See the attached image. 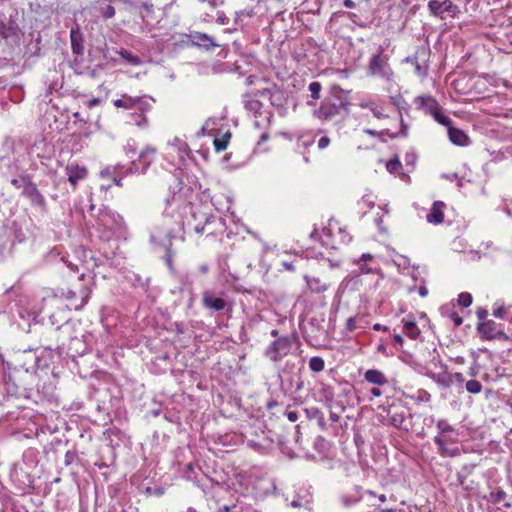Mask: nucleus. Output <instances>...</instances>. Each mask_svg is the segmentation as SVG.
Instances as JSON below:
<instances>
[{
  "instance_id": "f257e3e1",
  "label": "nucleus",
  "mask_w": 512,
  "mask_h": 512,
  "mask_svg": "<svg viewBox=\"0 0 512 512\" xmlns=\"http://www.w3.org/2000/svg\"><path fill=\"white\" fill-rule=\"evenodd\" d=\"M52 334H57V343L45 344L42 346L48 350H59V353H65L69 357L82 356L87 351V344L84 340V335H72L73 326L69 322H65L62 325H58L56 329H51Z\"/></svg>"
},
{
  "instance_id": "f03ea898",
  "label": "nucleus",
  "mask_w": 512,
  "mask_h": 512,
  "mask_svg": "<svg viewBox=\"0 0 512 512\" xmlns=\"http://www.w3.org/2000/svg\"><path fill=\"white\" fill-rule=\"evenodd\" d=\"M350 102L339 87H333L330 93L314 109L313 116L322 122L344 118L349 114Z\"/></svg>"
},
{
  "instance_id": "7ed1b4c3",
  "label": "nucleus",
  "mask_w": 512,
  "mask_h": 512,
  "mask_svg": "<svg viewBox=\"0 0 512 512\" xmlns=\"http://www.w3.org/2000/svg\"><path fill=\"white\" fill-rule=\"evenodd\" d=\"M438 434L434 437V443L437 446V452L442 457H455L460 455L458 447L449 446L450 443L458 441L459 433L446 419H439L436 422Z\"/></svg>"
},
{
  "instance_id": "20e7f679",
  "label": "nucleus",
  "mask_w": 512,
  "mask_h": 512,
  "mask_svg": "<svg viewBox=\"0 0 512 512\" xmlns=\"http://www.w3.org/2000/svg\"><path fill=\"white\" fill-rule=\"evenodd\" d=\"M170 220L167 218L163 219V223L160 226H155L151 232V241L163 246L166 250L164 261L170 271H174L173 257L174 252L171 249L172 238L175 237V227L169 225Z\"/></svg>"
},
{
  "instance_id": "39448f33",
  "label": "nucleus",
  "mask_w": 512,
  "mask_h": 512,
  "mask_svg": "<svg viewBox=\"0 0 512 512\" xmlns=\"http://www.w3.org/2000/svg\"><path fill=\"white\" fill-rule=\"evenodd\" d=\"M95 217L99 230L103 229L101 237L105 240L110 239L113 234L121 233L124 228L123 217L107 207L99 209Z\"/></svg>"
},
{
  "instance_id": "423d86ee",
  "label": "nucleus",
  "mask_w": 512,
  "mask_h": 512,
  "mask_svg": "<svg viewBox=\"0 0 512 512\" xmlns=\"http://www.w3.org/2000/svg\"><path fill=\"white\" fill-rule=\"evenodd\" d=\"M366 72L369 76L392 81L394 72L389 64V57L384 54V47L379 46L377 52L369 59Z\"/></svg>"
},
{
  "instance_id": "0eeeda50",
  "label": "nucleus",
  "mask_w": 512,
  "mask_h": 512,
  "mask_svg": "<svg viewBox=\"0 0 512 512\" xmlns=\"http://www.w3.org/2000/svg\"><path fill=\"white\" fill-rule=\"evenodd\" d=\"M385 411L389 419V423L392 426L406 432L412 429L410 421L412 414L405 406L401 404H391L385 409Z\"/></svg>"
},
{
  "instance_id": "6e6552de",
  "label": "nucleus",
  "mask_w": 512,
  "mask_h": 512,
  "mask_svg": "<svg viewBox=\"0 0 512 512\" xmlns=\"http://www.w3.org/2000/svg\"><path fill=\"white\" fill-rule=\"evenodd\" d=\"M292 349L290 337H277L263 351V355L273 363H279Z\"/></svg>"
},
{
  "instance_id": "1a4fd4ad",
  "label": "nucleus",
  "mask_w": 512,
  "mask_h": 512,
  "mask_svg": "<svg viewBox=\"0 0 512 512\" xmlns=\"http://www.w3.org/2000/svg\"><path fill=\"white\" fill-rule=\"evenodd\" d=\"M115 0H94L86 10L96 21H108L116 15V8L113 5Z\"/></svg>"
},
{
  "instance_id": "9d476101",
  "label": "nucleus",
  "mask_w": 512,
  "mask_h": 512,
  "mask_svg": "<svg viewBox=\"0 0 512 512\" xmlns=\"http://www.w3.org/2000/svg\"><path fill=\"white\" fill-rule=\"evenodd\" d=\"M193 218L197 223L194 225V231L197 234L215 235L216 229H207L208 226H213L219 223L222 226V218L216 217L211 213H206L201 210H195L193 212Z\"/></svg>"
},
{
  "instance_id": "9b49d317",
  "label": "nucleus",
  "mask_w": 512,
  "mask_h": 512,
  "mask_svg": "<svg viewBox=\"0 0 512 512\" xmlns=\"http://www.w3.org/2000/svg\"><path fill=\"white\" fill-rule=\"evenodd\" d=\"M501 325L497 324L493 320H486L477 324V332L482 340H501L509 341V336L500 328Z\"/></svg>"
},
{
  "instance_id": "f8f14e48",
  "label": "nucleus",
  "mask_w": 512,
  "mask_h": 512,
  "mask_svg": "<svg viewBox=\"0 0 512 512\" xmlns=\"http://www.w3.org/2000/svg\"><path fill=\"white\" fill-rule=\"evenodd\" d=\"M0 165L1 169H3V177L6 180L27 172L22 165L21 156H14L13 158H10L7 155H4L1 157Z\"/></svg>"
},
{
  "instance_id": "ddd939ff",
  "label": "nucleus",
  "mask_w": 512,
  "mask_h": 512,
  "mask_svg": "<svg viewBox=\"0 0 512 512\" xmlns=\"http://www.w3.org/2000/svg\"><path fill=\"white\" fill-rule=\"evenodd\" d=\"M428 9L430 13L436 17L444 19V14L447 13L451 17H455L459 13V8L451 0H430L428 2Z\"/></svg>"
},
{
  "instance_id": "4468645a",
  "label": "nucleus",
  "mask_w": 512,
  "mask_h": 512,
  "mask_svg": "<svg viewBox=\"0 0 512 512\" xmlns=\"http://www.w3.org/2000/svg\"><path fill=\"white\" fill-rule=\"evenodd\" d=\"M202 305L205 309L213 312H220L225 309L230 310L231 305L220 296H217L215 292L211 290H205L202 293Z\"/></svg>"
},
{
  "instance_id": "2eb2a0df",
  "label": "nucleus",
  "mask_w": 512,
  "mask_h": 512,
  "mask_svg": "<svg viewBox=\"0 0 512 512\" xmlns=\"http://www.w3.org/2000/svg\"><path fill=\"white\" fill-rule=\"evenodd\" d=\"M22 195L29 200L33 207L40 208L42 211L46 210L47 204L45 197L33 181L25 187V190L22 191Z\"/></svg>"
},
{
  "instance_id": "dca6fc26",
  "label": "nucleus",
  "mask_w": 512,
  "mask_h": 512,
  "mask_svg": "<svg viewBox=\"0 0 512 512\" xmlns=\"http://www.w3.org/2000/svg\"><path fill=\"white\" fill-rule=\"evenodd\" d=\"M353 392V389L350 385H345L343 387H340L338 393L335 395V399L331 398V409L338 410L339 413H343L347 406L350 405V396Z\"/></svg>"
},
{
  "instance_id": "f3484780",
  "label": "nucleus",
  "mask_w": 512,
  "mask_h": 512,
  "mask_svg": "<svg viewBox=\"0 0 512 512\" xmlns=\"http://www.w3.org/2000/svg\"><path fill=\"white\" fill-rule=\"evenodd\" d=\"M256 95H259L260 97H268L270 104L276 108H283L287 102L284 92L276 85H273L271 88L258 90Z\"/></svg>"
},
{
  "instance_id": "a211bd4d",
  "label": "nucleus",
  "mask_w": 512,
  "mask_h": 512,
  "mask_svg": "<svg viewBox=\"0 0 512 512\" xmlns=\"http://www.w3.org/2000/svg\"><path fill=\"white\" fill-rule=\"evenodd\" d=\"M139 16L142 21L141 31L144 33H150L157 23L154 5L151 2H148L142 8V11H140Z\"/></svg>"
},
{
  "instance_id": "6ab92c4d",
  "label": "nucleus",
  "mask_w": 512,
  "mask_h": 512,
  "mask_svg": "<svg viewBox=\"0 0 512 512\" xmlns=\"http://www.w3.org/2000/svg\"><path fill=\"white\" fill-rule=\"evenodd\" d=\"M191 43L194 46L203 48L205 50H210L212 48L218 47L219 45L214 41V38L208 34L201 32H194L190 34Z\"/></svg>"
},
{
  "instance_id": "aec40b11",
  "label": "nucleus",
  "mask_w": 512,
  "mask_h": 512,
  "mask_svg": "<svg viewBox=\"0 0 512 512\" xmlns=\"http://www.w3.org/2000/svg\"><path fill=\"white\" fill-rule=\"evenodd\" d=\"M70 41L72 52L76 55H83L85 50L84 38L78 25L76 27L71 28Z\"/></svg>"
},
{
  "instance_id": "412c9836",
  "label": "nucleus",
  "mask_w": 512,
  "mask_h": 512,
  "mask_svg": "<svg viewBox=\"0 0 512 512\" xmlns=\"http://www.w3.org/2000/svg\"><path fill=\"white\" fill-rule=\"evenodd\" d=\"M243 104L247 111H250L254 113L255 117L259 114L262 115L261 109L263 107V104L261 101L257 99V97H260L259 95H256V92L254 94L251 93H245L243 94Z\"/></svg>"
},
{
  "instance_id": "4be33fe9",
  "label": "nucleus",
  "mask_w": 512,
  "mask_h": 512,
  "mask_svg": "<svg viewBox=\"0 0 512 512\" xmlns=\"http://www.w3.org/2000/svg\"><path fill=\"white\" fill-rule=\"evenodd\" d=\"M415 103L418 108L421 109L425 114L430 115L435 109H438V101L429 95L417 96Z\"/></svg>"
},
{
  "instance_id": "5701e85b",
  "label": "nucleus",
  "mask_w": 512,
  "mask_h": 512,
  "mask_svg": "<svg viewBox=\"0 0 512 512\" xmlns=\"http://www.w3.org/2000/svg\"><path fill=\"white\" fill-rule=\"evenodd\" d=\"M448 128V137L449 140L458 146H468L470 144V139L468 135L461 129L452 127L451 124L446 126Z\"/></svg>"
},
{
  "instance_id": "b1692460",
  "label": "nucleus",
  "mask_w": 512,
  "mask_h": 512,
  "mask_svg": "<svg viewBox=\"0 0 512 512\" xmlns=\"http://www.w3.org/2000/svg\"><path fill=\"white\" fill-rule=\"evenodd\" d=\"M91 290L87 286H82L79 292L68 290L66 293V298L70 300H76L78 297L80 298L79 303L74 304L75 309H81L87 302L90 297Z\"/></svg>"
},
{
  "instance_id": "393cba45",
  "label": "nucleus",
  "mask_w": 512,
  "mask_h": 512,
  "mask_svg": "<svg viewBox=\"0 0 512 512\" xmlns=\"http://www.w3.org/2000/svg\"><path fill=\"white\" fill-rule=\"evenodd\" d=\"M66 174L69 182L75 186L80 180L86 178L88 171L83 166L71 164L66 167Z\"/></svg>"
},
{
  "instance_id": "a878e982",
  "label": "nucleus",
  "mask_w": 512,
  "mask_h": 512,
  "mask_svg": "<svg viewBox=\"0 0 512 512\" xmlns=\"http://www.w3.org/2000/svg\"><path fill=\"white\" fill-rule=\"evenodd\" d=\"M0 36L6 40H17L19 38V27L13 21L0 22Z\"/></svg>"
},
{
  "instance_id": "bb28decb",
  "label": "nucleus",
  "mask_w": 512,
  "mask_h": 512,
  "mask_svg": "<svg viewBox=\"0 0 512 512\" xmlns=\"http://www.w3.org/2000/svg\"><path fill=\"white\" fill-rule=\"evenodd\" d=\"M443 207V202L435 201L431 211L426 216L427 221L432 224H441L444 221Z\"/></svg>"
},
{
  "instance_id": "cd10ccee",
  "label": "nucleus",
  "mask_w": 512,
  "mask_h": 512,
  "mask_svg": "<svg viewBox=\"0 0 512 512\" xmlns=\"http://www.w3.org/2000/svg\"><path fill=\"white\" fill-rule=\"evenodd\" d=\"M364 379L371 384H375V385H379V386H382V385H385L388 383V380H387L386 376L384 375V373L377 369L367 370L364 374Z\"/></svg>"
},
{
  "instance_id": "c85d7f7f",
  "label": "nucleus",
  "mask_w": 512,
  "mask_h": 512,
  "mask_svg": "<svg viewBox=\"0 0 512 512\" xmlns=\"http://www.w3.org/2000/svg\"><path fill=\"white\" fill-rule=\"evenodd\" d=\"M156 150L150 146H147L142 150L138 157V161L143 165L141 168V173H145L150 164L153 162L155 157Z\"/></svg>"
},
{
  "instance_id": "c756f323",
  "label": "nucleus",
  "mask_w": 512,
  "mask_h": 512,
  "mask_svg": "<svg viewBox=\"0 0 512 512\" xmlns=\"http://www.w3.org/2000/svg\"><path fill=\"white\" fill-rule=\"evenodd\" d=\"M362 488L356 486L354 492L347 493L341 497V501L344 506L349 507L356 504L357 502L364 500V495L361 494Z\"/></svg>"
},
{
  "instance_id": "7c9ffc66",
  "label": "nucleus",
  "mask_w": 512,
  "mask_h": 512,
  "mask_svg": "<svg viewBox=\"0 0 512 512\" xmlns=\"http://www.w3.org/2000/svg\"><path fill=\"white\" fill-rule=\"evenodd\" d=\"M11 183L13 187L16 189L25 190V187L28 186L32 182V177L26 172L18 176H13L10 179H7Z\"/></svg>"
},
{
  "instance_id": "2f4dec72",
  "label": "nucleus",
  "mask_w": 512,
  "mask_h": 512,
  "mask_svg": "<svg viewBox=\"0 0 512 512\" xmlns=\"http://www.w3.org/2000/svg\"><path fill=\"white\" fill-rule=\"evenodd\" d=\"M403 332L411 339H416L420 335L421 331L418 328L416 322L411 319H403Z\"/></svg>"
},
{
  "instance_id": "473e14b6",
  "label": "nucleus",
  "mask_w": 512,
  "mask_h": 512,
  "mask_svg": "<svg viewBox=\"0 0 512 512\" xmlns=\"http://www.w3.org/2000/svg\"><path fill=\"white\" fill-rule=\"evenodd\" d=\"M113 104L117 108H122L125 110L135 109L136 97H132L128 94L122 95L121 98L113 101Z\"/></svg>"
},
{
  "instance_id": "72a5a7b5",
  "label": "nucleus",
  "mask_w": 512,
  "mask_h": 512,
  "mask_svg": "<svg viewBox=\"0 0 512 512\" xmlns=\"http://www.w3.org/2000/svg\"><path fill=\"white\" fill-rule=\"evenodd\" d=\"M306 283L309 289L314 293H322L327 290L328 286L326 283H323L317 277H309L305 276Z\"/></svg>"
},
{
  "instance_id": "f704fd0d",
  "label": "nucleus",
  "mask_w": 512,
  "mask_h": 512,
  "mask_svg": "<svg viewBox=\"0 0 512 512\" xmlns=\"http://www.w3.org/2000/svg\"><path fill=\"white\" fill-rule=\"evenodd\" d=\"M150 101H154L153 98L148 96H137L135 109L140 111V114H144L152 109V104Z\"/></svg>"
},
{
  "instance_id": "c9c22d12",
  "label": "nucleus",
  "mask_w": 512,
  "mask_h": 512,
  "mask_svg": "<svg viewBox=\"0 0 512 512\" xmlns=\"http://www.w3.org/2000/svg\"><path fill=\"white\" fill-rule=\"evenodd\" d=\"M360 107L361 108H365V109H369L373 116L378 118V119H383L385 117H387L385 114H384V109L382 106H379V105H376L374 102H361L360 103Z\"/></svg>"
},
{
  "instance_id": "e433bc0d",
  "label": "nucleus",
  "mask_w": 512,
  "mask_h": 512,
  "mask_svg": "<svg viewBox=\"0 0 512 512\" xmlns=\"http://www.w3.org/2000/svg\"><path fill=\"white\" fill-rule=\"evenodd\" d=\"M119 56L132 66H139L142 64V60L137 55L132 54L126 49H121L118 52Z\"/></svg>"
},
{
  "instance_id": "4c0bfd02",
  "label": "nucleus",
  "mask_w": 512,
  "mask_h": 512,
  "mask_svg": "<svg viewBox=\"0 0 512 512\" xmlns=\"http://www.w3.org/2000/svg\"><path fill=\"white\" fill-rule=\"evenodd\" d=\"M430 116H432L436 122L445 127L449 126L452 123L451 118L442 112V108L440 105L438 106V109H435L434 112L430 114Z\"/></svg>"
},
{
  "instance_id": "58836bf2",
  "label": "nucleus",
  "mask_w": 512,
  "mask_h": 512,
  "mask_svg": "<svg viewBox=\"0 0 512 512\" xmlns=\"http://www.w3.org/2000/svg\"><path fill=\"white\" fill-rule=\"evenodd\" d=\"M506 492L501 488H496L489 493L486 499L494 504L501 503L506 499Z\"/></svg>"
},
{
  "instance_id": "ea45409f",
  "label": "nucleus",
  "mask_w": 512,
  "mask_h": 512,
  "mask_svg": "<svg viewBox=\"0 0 512 512\" xmlns=\"http://www.w3.org/2000/svg\"><path fill=\"white\" fill-rule=\"evenodd\" d=\"M309 369L312 372L319 373L324 370L325 368V362L322 357L319 356H313L309 360Z\"/></svg>"
},
{
  "instance_id": "a19ab883",
  "label": "nucleus",
  "mask_w": 512,
  "mask_h": 512,
  "mask_svg": "<svg viewBox=\"0 0 512 512\" xmlns=\"http://www.w3.org/2000/svg\"><path fill=\"white\" fill-rule=\"evenodd\" d=\"M429 53V50L425 47L417 49L414 55L405 58V62L415 65L421 58H425Z\"/></svg>"
},
{
  "instance_id": "79ce46f5",
  "label": "nucleus",
  "mask_w": 512,
  "mask_h": 512,
  "mask_svg": "<svg viewBox=\"0 0 512 512\" xmlns=\"http://www.w3.org/2000/svg\"><path fill=\"white\" fill-rule=\"evenodd\" d=\"M415 74L420 77L421 79L426 78L428 74V64L426 63L425 58H421L420 61H418L415 65Z\"/></svg>"
},
{
  "instance_id": "37998d69",
  "label": "nucleus",
  "mask_w": 512,
  "mask_h": 512,
  "mask_svg": "<svg viewBox=\"0 0 512 512\" xmlns=\"http://www.w3.org/2000/svg\"><path fill=\"white\" fill-rule=\"evenodd\" d=\"M466 390L471 394H478L482 390V384L478 380H469L465 384Z\"/></svg>"
},
{
  "instance_id": "c03bdc74",
  "label": "nucleus",
  "mask_w": 512,
  "mask_h": 512,
  "mask_svg": "<svg viewBox=\"0 0 512 512\" xmlns=\"http://www.w3.org/2000/svg\"><path fill=\"white\" fill-rule=\"evenodd\" d=\"M308 90L311 93V98L313 100H318L320 98L322 85L320 82H317V81L311 82L308 86Z\"/></svg>"
},
{
  "instance_id": "a18cd8bd",
  "label": "nucleus",
  "mask_w": 512,
  "mask_h": 512,
  "mask_svg": "<svg viewBox=\"0 0 512 512\" xmlns=\"http://www.w3.org/2000/svg\"><path fill=\"white\" fill-rule=\"evenodd\" d=\"M305 413L307 418L310 420H318L323 415V412L318 407L315 406L306 408Z\"/></svg>"
},
{
  "instance_id": "49530a36",
  "label": "nucleus",
  "mask_w": 512,
  "mask_h": 512,
  "mask_svg": "<svg viewBox=\"0 0 512 512\" xmlns=\"http://www.w3.org/2000/svg\"><path fill=\"white\" fill-rule=\"evenodd\" d=\"M132 123L135 124L138 127H146L148 120L147 117L144 114L140 113H133L131 115Z\"/></svg>"
},
{
  "instance_id": "de8ad7c7",
  "label": "nucleus",
  "mask_w": 512,
  "mask_h": 512,
  "mask_svg": "<svg viewBox=\"0 0 512 512\" xmlns=\"http://www.w3.org/2000/svg\"><path fill=\"white\" fill-rule=\"evenodd\" d=\"M472 300V295L468 292H462L458 296V304L465 308L472 304Z\"/></svg>"
},
{
  "instance_id": "09e8293b",
  "label": "nucleus",
  "mask_w": 512,
  "mask_h": 512,
  "mask_svg": "<svg viewBox=\"0 0 512 512\" xmlns=\"http://www.w3.org/2000/svg\"><path fill=\"white\" fill-rule=\"evenodd\" d=\"M412 398L414 400H416L417 402H424V403H427V402H430L431 400V395L430 393H428L426 390L424 389H419L415 395L412 396Z\"/></svg>"
},
{
  "instance_id": "8fccbe9b",
  "label": "nucleus",
  "mask_w": 512,
  "mask_h": 512,
  "mask_svg": "<svg viewBox=\"0 0 512 512\" xmlns=\"http://www.w3.org/2000/svg\"><path fill=\"white\" fill-rule=\"evenodd\" d=\"M148 3V1H129L128 5L130 8V12L134 14H140V11H142V8Z\"/></svg>"
},
{
  "instance_id": "3c124183",
  "label": "nucleus",
  "mask_w": 512,
  "mask_h": 512,
  "mask_svg": "<svg viewBox=\"0 0 512 512\" xmlns=\"http://www.w3.org/2000/svg\"><path fill=\"white\" fill-rule=\"evenodd\" d=\"M361 494L364 495V499L371 505L375 507H379V504L375 503V499H377V494L372 490L361 491Z\"/></svg>"
},
{
  "instance_id": "603ef678",
  "label": "nucleus",
  "mask_w": 512,
  "mask_h": 512,
  "mask_svg": "<svg viewBox=\"0 0 512 512\" xmlns=\"http://www.w3.org/2000/svg\"><path fill=\"white\" fill-rule=\"evenodd\" d=\"M231 134L228 132L222 139H215L214 146L217 151H223L227 148V139L230 138Z\"/></svg>"
},
{
  "instance_id": "864d4df0",
  "label": "nucleus",
  "mask_w": 512,
  "mask_h": 512,
  "mask_svg": "<svg viewBox=\"0 0 512 512\" xmlns=\"http://www.w3.org/2000/svg\"><path fill=\"white\" fill-rule=\"evenodd\" d=\"M494 306L495 307L493 309V316L498 319H503L506 315V309L504 305L502 303L498 304V302H496Z\"/></svg>"
},
{
  "instance_id": "5fc2aeb1",
  "label": "nucleus",
  "mask_w": 512,
  "mask_h": 512,
  "mask_svg": "<svg viewBox=\"0 0 512 512\" xmlns=\"http://www.w3.org/2000/svg\"><path fill=\"white\" fill-rule=\"evenodd\" d=\"M78 461V456L76 451L68 450L64 456V464L65 466H69L74 462Z\"/></svg>"
},
{
  "instance_id": "6e6d98bb",
  "label": "nucleus",
  "mask_w": 512,
  "mask_h": 512,
  "mask_svg": "<svg viewBox=\"0 0 512 512\" xmlns=\"http://www.w3.org/2000/svg\"><path fill=\"white\" fill-rule=\"evenodd\" d=\"M401 166V162L397 158L388 161L386 164V168L390 173L397 172Z\"/></svg>"
},
{
  "instance_id": "4d7b16f0",
  "label": "nucleus",
  "mask_w": 512,
  "mask_h": 512,
  "mask_svg": "<svg viewBox=\"0 0 512 512\" xmlns=\"http://www.w3.org/2000/svg\"><path fill=\"white\" fill-rule=\"evenodd\" d=\"M337 235L342 243H349L352 240V236L347 232L345 228H339Z\"/></svg>"
},
{
  "instance_id": "13d9d810",
  "label": "nucleus",
  "mask_w": 512,
  "mask_h": 512,
  "mask_svg": "<svg viewBox=\"0 0 512 512\" xmlns=\"http://www.w3.org/2000/svg\"><path fill=\"white\" fill-rule=\"evenodd\" d=\"M476 315L479 319V322H482V321H486L487 319V315H488V311L486 308L484 307H478L477 310H476Z\"/></svg>"
},
{
  "instance_id": "bf43d9fd",
  "label": "nucleus",
  "mask_w": 512,
  "mask_h": 512,
  "mask_svg": "<svg viewBox=\"0 0 512 512\" xmlns=\"http://www.w3.org/2000/svg\"><path fill=\"white\" fill-rule=\"evenodd\" d=\"M314 446L318 451H323L326 446V440L325 438L318 436L315 439Z\"/></svg>"
},
{
  "instance_id": "052dcab7",
  "label": "nucleus",
  "mask_w": 512,
  "mask_h": 512,
  "mask_svg": "<svg viewBox=\"0 0 512 512\" xmlns=\"http://www.w3.org/2000/svg\"><path fill=\"white\" fill-rule=\"evenodd\" d=\"M346 330L348 332H353L356 329V318L355 317H349L346 321Z\"/></svg>"
},
{
  "instance_id": "680f3d73",
  "label": "nucleus",
  "mask_w": 512,
  "mask_h": 512,
  "mask_svg": "<svg viewBox=\"0 0 512 512\" xmlns=\"http://www.w3.org/2000/svg\"><path fill=\"white\" fill-rule=\"evenodd\" d=\"M229 21L228 17L226 16V14L223 12V11H218L217 12V18H216V22L220 25H225L227 24Z\"/></svg>"
},
{
  "instance_id": "e2e57ef3",
  "label": "nucleus",
  "mask_w": 512,
  "mask_h": 512,
  "mask_svg": "<svg viewBox=\"0 0 512 512\" xmlns=\"http://www.w3.org/2000/svg\"><path fill=\"white\" fill-rule=\"evenodd\" d=\"M124 150L126 152V155L130 158H133V156L136 154V148L134 144H131L129 142L125 145Z\"/></svg>"
},
{
  "instance_id": "0e129e2a",
  "label": "nucleus",
  "mask_w": 512,
  "mask_h": 512,
  "mask_svg": "<svg viewBox=\"0 0 512 512\" xmlns=\"http://www.w3.org/2000/svg\"><path fill=\"white\" fill-rule=\"evenodd\" d=\"M330 144V138L328 136H323L318 141V148L325 149Z\"/></svg>"
},
{
  "instance_id": "69168bd1",
  "label": "nucleus",
  "mask_w": 512,
  "mask_h": 512,
  "mask_svg": "<svg viewBox=\"0 0 512 512\" xmlns=\"http://www.w3.org/2000/svg\"><path fill=\"white\" fill-rule=\"evenodd\" d=\"M449 317L456 326H460L463 323V318L459 316L458 313L456 312L450 313Z\"/></svg>"
},
{
  "instance_id": "338daca9",
  "label": "nucleus",
  "mask_w": 512,
  "mask_h": 512,
  "mask_svg": "<svg viewBox=\"0 0 512 512\" xmlns=\"http://www.w3.org/2000/svg\"><path fill=\"white\" fill-rule=\"evenodd\" d=\"M115 170H116L115 167H106L105 169H103L101 171L100 174L102 177H110V176L113 177V176H115Z\"/></svg>"
},
{
  "instance_id": "774afa93",
  "label": "nucleus",
  "mask_w": 512,
  "mask_h": 512,
  "mask_svg": "<svg viewBox=\"0 0 512 512\" xmlns=\"http://www.w3.org/2000/svg\"><path fill=\"white\" fill-rule=\"evenodd\" d=\"M218 512H239V509L236 505L233 506H223L218 509Z\"/></svg>"
}]
</instances>
